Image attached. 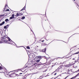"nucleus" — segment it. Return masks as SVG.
<instances>
[{"instance_id":"bb28decb","label":"nucleus","mask_w":79,"mask_h":79,"mask_svg":"<svg viewBox=\"0 0 79 79\" xmlns=\"http://www.w3.org/2000/svg\"><path fill=\"white\" fill-rule=\"evenodd\" d=\"M51 61H54V59L51 60Z\"/></svg>"},{"instance_id":"393cba45","label":"nucleus","mask_w":79,"mask_h":79,"mask_svg":"<svg viewBox=\"0 0 79 79\" xmlns=\"http://www.w3.org/2000/svg\"><path fill=\"white\" fill-rule=\"evenodd\" d=\"M68 76H67L65 78V79H66V78H67V77H68Z\"/></svg>"},{"instance_id":"f03ea898","label":"nucleus","mask_w":79,"mask_h":79,"mask_svg":"<svg viewBox=\"0 0 79 79\" xmlns=\"http://www.w3.org/2000/svg\"><path fill=\"white\" fill-rule=\"evenodd\" d=\"M16 76V74L15 73H11L9 75V77H15Z\"/></svg>"},{"instance_id":"4468645a","label":"nucleus","mask_w":79,"mask_h":79,"mask_svg":"<svg viewBox=\"0 0 79 79\" xmlns=\"http://www.w3.org/2000/svg\"><path fill=\"white\" fill-rule=\"evenodd\" d=\"M35 62H37V63H39L40 61V60H36L35 61Z\"/></svg>"},{"instance_id":"c756f323","label":"nucleus","mask_w":79,"mask_h":79,"mask_svg":"<svg viewBox=\"0 0 79 79\" xmlns=\"http://www.w3.org/2000/svg\"><path fill=\"white\" fill-rule=\"evenodd\" d=\"M8 26H9V25H7L6 26L7 27H7H8Z\"/></svg>"},{"instance_id":"72a5a7b5","label":"nucleus","mask_w":79,"mask_h":79,"mask_svg":"<svg viewBox=\"0 0 79 79\" xmlns=\"http://www.w3.org/2000/svg\"><path fill=\"white\" fill-rule=\"evenodd\" d=\"M73 1L75 2V1H76V0H73Z\"/></svg>"},{"instance_id":"6ab92c4d","label":"nucleus","mask_w":79,"mask_h":79,"mask_svg":"<svg viewBox=\"0 0 79 79\" xmlns=\"http://www.w3.org/2000/svg\"><path fill=\"white\" fill-rule=\"evenodd\" d=\"M78 53H79V52H76V53H75L74 54H78Z\"/></svg>"},{"instance_id":"7c9ffc66","label":"nucleus","mask_w":79,"mask_h":79,"mask_svg":"<svg viewBox=\"0 0 79 79\" xmlns=\"http://www.w3.org/2000/svg\"><path fill=\"white\" fill-rule=\"evenodd\" d=\"M23 74V73H20L19 74Z\"/></svg>"},{"instance_id":"a211bd4d","label":"nucleus","mask_w":79,"mask_h":79,"mask_svg":"<svg viewBox=\"0 0 79 79\" xmlns=\"http://www.w3.org/2000/svg\"><path fill=\"white\" fill-rule=\"evenodd\" d=\"M4 28V29H6V28H7V27H6V26H5Z\"/></svg>"},{"instance_id":"4c0bfd02","label":"nucleus","mask_w":79,"mask_h":79,"mask_svg":"<svg viewBox=\"0 0 79 79\" xmlns=\"http://www.w3.org/2000/svg\"><path fill=\"white\" fill-rule=\"evenodd\" d=\"M2 73H4V72H2Z\"/></svg>"},{"instance_id":"a878e982","label":"nucleus","mask_w":79,"mask_h":79,"mask_svg":"<svg viewBox=\"0 0 79 79\" xmlns=\"http://www.w3.org/2000/svg\"><path fill=\"white\" fill-rule=\"evenodd\" d=\"M37 64H36V63L34 64V65H35V66L36 65H37Z\"/></svg>"},{"instance_id":"39448f33","label":"nucleus","mask_w":79,"mask_h":79,"mask_svg":"<svg viewBox=\"0 0 79 79\" xmlns=\"http://www.w3.org/2000/svg\"><path fill=\"white\" fill-rule=\"evenodd\" d=\"M58 69H56L54 72H53L52 73V74H53L54 76H56V74H57V73H56V72H58Z\"/></svg>"},{"instance_id":"6e6552de","label":"nucleus","mask_w":79,"mask_h":79,"mask_svg":"<svg viewBox=\"0 0 79 79\" xmlns=\"http://www.w3.org/2000/svg\"><path fill=\"white\" fill-rule=\"evenodd\" d=\"M42 52H46V48H45L43 49L42 50Z\"/></svg>"},{"instance_id":"412c9836","label":"nucleus","mask_w":79,"mask_h":79,"mask_svg":"<svg viewBox=\"0 0 79 79\" xmlns=\"http://www.w3.org/2000/svg\"><path fill=\"white\" fill-rule=\"evenodd\" d=\"M12 17H14L15 16V15L14 14H13L12 15Z\"/></svg>"},{"instance_id":"5701e85b","label":"nucleus","mask_w":79,"mask_h":79,"mask_svg":"<svg viewBox=\"0 0 79 79\" xmlns=\"http://www.w3.org/2000/svg\"><path fill=\"white\" fill-rule=\"evenodd\" d=\"M7 5H5V8H6V7H7Z\"/></svg>"},{"instance_id":"f3484780","label":"nucleus","mask_w":79,"mask_h":79,"mask_svg":"<svg viewBox=\"0 0 79 79\" xmlns=\"http://www.w3.org/2000/svg\"><path fill=\"white\" fill-rule=\"evenodd\" d=\"M27 49H30V47L29 46H27Z\"/></svg>"},{"instance_id":"20e7f679","label":"nucleus","mask_w":79,"mask_h":79,"mask_svg":"<svg viewBox=\"0 0 79 79\" xmlns=\"http://www.w3.org/2000/svg\"><path fill=\"white\" fill-rule=\"evenodd\" d=\"M42 58V56H36L35 58V60H39V59L41 60Z\"/></svg>"},{"instance_id":"e433bc0d","label":"nucleus","mask_w":79,"mask_h":79,"mask_svg":"<svg viewBox=\"0 0 79 79\" xmlns=\"http://www.w3.org/2000/svg\"><path fill=\"white\" fill-rule=\"evenodd\" d=\"M13 71H11V72H13Z\"/></svg>"},{"instance_id":"0eeeda50","label":"nucleus","mask_w":79,"mask_h":79,"mask_svg":"<svg viewBox=\"0 0 79 79\" xmlns=\"http://www.w3.org/2000/svg\"><path fill=\"white\" fill-rule=\"evenodd\" d=\"M30 56L31 57V58H34V54H30Z\"/></svg>"},{"instance_id":"f704fd0d","label":"nucleus","mask_w":79,"mask_h":79,"mask_svg":"<svg viewBox=\"0 0 79 79\" xmlns=\"http://www.w3.org/2000/svg\"><path fill=\"white\" fill-rule=\"evenodd\" d=\"M10 72H10L9 73H10Z\"/></svg>"},{"instance_id":"aec40b11","label":"nucleus","mask_w":79,"mask_h":79,"mask_svg":"<svg viewBox=\"0 0 79 79\" xmlns=\"http://www.w3.org/2000/svg\"><path fill=\"white\" fill-rule=\"evenodd\" d=\"M6 11H10V10L9 9H7L6 10Z\"/></svg>"},{"instance_id":"ddd939ff","label":"nucleus","mask_w":79,"mask_h":79,"mask_svg":"<svg viewBox=\"0 0 79 79\" xmlns=\"http://www.w3.org/2000/svg\"><path fill=\"white\" fill-rule=\"evenodd\" d=\"M52 64H53L52 65V67H53V66H55V63H52Z\"/></svg>"},{"instance_id":"b1692460","label":"nucleus","mask_w":79,"mask_h":79,"mask_svg":"<svg viewBox=\"0 0 79 79\" xmlns=\"http://www.w3.org/2000/svg\"><path fill=\"white\" fill-rule=\"evenodd\" d=\"M5 15H1V16H5Z\"/></svg>"},{"instance_id":"9b49d317","label":"nucleus","mask_w":79,"mask_h":79,"mask_svg":"<svg viewBox=\"0 0 79 79\" xmlns=\"http://www.w3.org/2000/svg\"><path fill=\"white\" fill-rule=\"evenodd\" d=\"M26 8V7L24 6L22 9L21 10V11H23V10H24Z\"/></svg>"},{"instance_id":"58836bf2","label":"nucleus","mask_w":79,"mask_h":79,"mask_svg":"<svg viewBox=\"0 0 79 79\" xmlns=\"http://www.w3.org/2000/svg\"><path fill=\"white\" fill-rule=\"evenodd\" d=\"M59 79H60V78H59Z\"/></svg>"},{"instance_id":"c85d7f7f","label":"nucleus","mask_w":79,"mask_h":79,"mask_svg":"<svg viewBox=\"0 0 79 79\" xmlns=\"http://www.w3.org/2000/svg\"><path fill=\"white\" fill-rule=\"evenodd\" d=\"M45 59H46V60L47 61V57L45 58Z\"/></svg>"},{"instance_id":"2f4dec72","label":"nucleus","mask_w":79,"mask_h":79,"mask_svg":"<svg viewBox=\"0 0 79 79\" xmlns=\"http://www.w3.org/2000/svg\"><path fill=\"white\" fill-rule=\"evenodd\" d=\"M68 71H69H69H70L69 70V69L68 70Z\"/></svg>"},{"instance_id":"cd10ccee","label":"nucleus","mask_w":79,"mask_h":79,"mask_svg":"<svg viewBox=\"0 0 79 79\" xmlns=\"http://www.w3.org/2000/svg\"><path fill=\"white\" fill-rule=\"evenodd\" d=\"M41 42H44V40L41 41Z\"/></svg>"},{"instance_id":"f257e3e1","label":"nucleus","mask_w":79,"mask_h":79,"mask_svg":"<svg viewBox=\"0 0 79 79\" xmlns=\"http://www.w3.org/2000/svg\"><path fill=\"white\" fill-rule=\"evenodd\" d=\"M2 39L0 41V44H2L3 43H6L7 42L11 40L10 38L9 37H6V36H4L2 37Z\"/></svg>"},{"instance_id":"ea45409f","label":"nucleus","mask_w":79,"mask_h":79,"mask_svg":"<svg viewBox=\"0 0 79 79\" xmlns=\"http://www.w3.org/2000/svg\"><path fill=\"white\" fill-rule=\"evenodd\" d=\"M79 74V73L78 74Z\"/></svg>"},{"instance_id":"dca6fc26","label":"nucleus","mask_w":79,"mask_h":79,"mask_svg":"<svg viewBox=\"0 0 79 79\" xmlns=\"http://www.w3.org/2000/svg\"><path fill=\"white\" fill-rule=\"evenodd\" d=\"M5 21L6 22H7L8 21V19H6L5 20Z\"/></svg>"},{"instance_id":"1a4fd4ad","label":"nucleus","mask_w":79,"mask_h":79,"mask_svg":"<svg viewBox=\"0 0 79 79\" xmlns=\"http://www.w3.org/2000/svg\"><path fill=\"white\" fill-rule=\"evenodd\" d=\"M5 21H3L2 23H0V26H2V25H3V24H5Z\"/></svg>"},{"instance_id":"f8f14e48","label":"nucleus","mask_w":79,"mask_h":79,"mask_svg":"<svg viewBox=\"0 0 79 79\" xmlns=\"http://www.w3.org/2000/svg\"><path fill=\"white\" fill-rule=\"evenodd\" d=\"M14 18H15V17H10V19H13Z\"/></svg>"},{"instance_id":"7ed1b4c3","label":"nucleus","mask_w":79,"mask_h":79,"mask_svg":"<svg viewBox=\"0 0 79 79\" xmlns=\"http://www.w3.org/2000/svg\"><path fill=\"white\" fill-rule=\"evenodd\" d=\"M64 66L63 65H61L57 69H58V71H59V69H64Z\"/></svg>"},{"instance_id":"423d86ee","label":"nucleus","mask_w":79,"mask_h":79,"mask_svg":"<svg viewBox=\"0 0 79 79\" xmlns=\"http://www.w3.org/2000/svg\"><path fill=\"white\" fill-rule=\"evenodd\" d=\"M21 15H23V14L22 13H17V14L15 15V17H18V16H21Z\"/></svg>"},{"instance_id":"473e14b6","label":"nucleus","mask_w":79,"mask_h":79,"mask_svg":"<svg viewBox=\"0 0 79 79\" xmlns=\"http://www.w3.org/2000/svg\"><path fill=\"white\" fill-rule=\"evenodd\" d=\"M8 43L9 44H10V42H8Z\"/></svg>"},{"instance_id":"4be33fe9","label":"nucleus","mask_w":79,"mask_h":79,"mask_svg":"<svg viewBox=\"0 0 79 79\" xmlns=\"http://www.w3.org/2000/svg\"><path fill=\"white\" fill-rule=\"evenodd\" d=\"M58 77H60V76L59 75V76H57V77H56V78H58Z\"/></svg>"},{"instance_id":"c9c22d12","label":"nucleus","mask_w":79,"mask_h":79,"mask_svg":"<svg viewBox=\"0 0 79 79\" xmlns=\"http://www.w3.org/2000/svg\"><path fill=\"white\" fill-rule=\"evenodd\" d=\"M73 60H74V59H73Z\"/></svg>"},{"instance_id":"9d476101","label":"nucleus","mask_w":79,"mask_h":79,"mask_svg":"<svg viewBox=\"0 0 79 79\" xmlns=\"http://www.w3.org/2000/svg\"><path fill=\"white\" fill-rule=\"evenodd\" d=\"M2 69H3V68L1 66H0V70H2Z\"/></svg>"},{"instance_id":"2eb2a0df","label":"nucleus","mask_w":79,"mask_h":79,"mask_svg":"<svg viewBox=\"0 0 79 79\" xmlns=\"http://www.w3.org/2000/svg\"><path fill=\"white\" fill-rule=\"evenodd\" d=\"M22 19H25V16H23L21 18Z\"/></svg>"}]
</instances>
